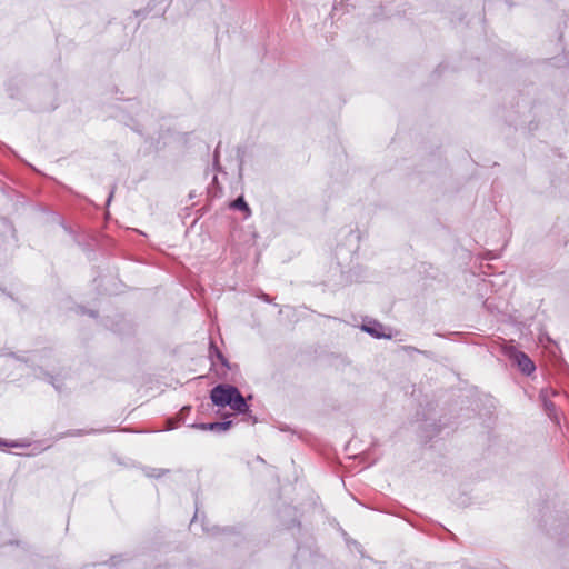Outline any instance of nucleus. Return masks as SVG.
<instances>
[{"instance_id":"nucleus-1","label":"nucleus","mask_w":569,"mask_h":569,"mask_svg":"<svg viewBox=\"0 0 569 569\" xmlns=\"http://www.w3.org/2000/svg\"><path fill=\"white\" fill-rule=\"evenodd\" d=\"M130 112H134L126 124L141 136L149 137L151 129L156 124V118L148 110H143L139 102H130L128 106Z\"/></svg>"},{"instance_id":"nucleus-2","label":"nucleus","mask_w":569,"mask_h":569,"mask_svg":"<svg viewBox=\"0 0 569 569\" xmlns=\"http://www.w3.org/2000/svg\"><path fill=\"white\" fill-rule=\"evenodd\" d=\"M238 388L232 385L220 383L210 391V399L217 407H229Z\"/></svg>"},{"instance_id":"nucleus-3","label":"nucleus","mask_w":569,"mask_h":569,"mask_svg":"<svg viewBox=\"0 0 569 569\" xmlns=\"http://www.w3.org/2000/svg\"><path fill=\"white\" fill-rule=\"evenodd\" d=\"M507 355L517 363L522 373L529 376L536 370L535 362L525 352L512 348L507 351Z\"/></svg>"},{"instance_id":"nucleus-4","label":"nucleus","mask_w":569,"mask_h":569,"mask_svg":"<svg viewBox=\"0 0 569 569\" xmlns=\"http://www.w3.org/2000/svg\"><path fill=\"white\" fill-rule=\"evenodd\" d=\"M232 426L231 420L214 421V422H199L190 425L191 428L199 429L202 431L224 432Z\"/></svg>"},{"instance_id":"nucleus-5","label":"nucleus","mask_w":569,"mask_h":569,"mask_svg":"<svg viewBox=\"0 0 569 569\" xmlns=\"http://www.w3.org/2000/svg\"><path fill=\"white\" fill-rule=\"evenodd\" d=\"M361 329L367 332L368 335H370L371 337L373 338H377V339H381V338H387V339H390L391 338V335H387L385 332V327L382 323H380L379 321L377 320H367L365 321L362 325H361Z\"/></svg>"},{"instance_id":"nucleus-6","label":"nucleus","mask_w":569,"mask_h":569,"mask_svg":"<svg viewBox=\"0 0 569 569\" xmlns=\"http://www.w3.org/2000/svg\"><path fill=\"white\" fill-rule=\"evenodd\" d=\"M539 398L542 402V407H543V410L546 411V413L548 415V417L555 421L557 425L560 423L559 421V417H558V413H557V407L556 405L548 398V390L547 389H542L540 391V395H539Z\"/></svg>"},{"instance_id":"nucleus-7","label":"nucleus","mask_w":569,"mask_h":569,"mask_svg":"<svg viewBox=\"0 0 569 569\" xmlns=\"http://www.w3.org/2000/svg\"><path fill=\"white\" fill-rule=\"evenodd\" d=\"M229 407L240 415H246L250 412L249 405L247 403L244 397L242 396L239 389L233 396Z\"/></svg>"},{"instance_id":"nucleus-8","label":"nucleus","mask_w":569,"mask_h":569,"mask_svg":"<svg viewBox=\"0 0 569 569\" xmlns=\"http://www.w3.org/2000/svg\"><path fill=\"white\" fill-rule=\"evenodd\" d=\"M209 357L212 363H214L213 359L217 358L223 367L230 369V362L212 341L210 342Z\"/></svg>"},{"instance_id":"nucleus-9","label":"nucleus","mask_w":569,"mask_h":569,"mask_svg":"<svg viewBox=\"0 0 569 569\" xmlns=\"http://www.w3.org/2000/svg\"><path fill=\"white\" fill-rule=\"evenodd\" d=\"M103 430H96V429H90V430H84V429H71V430H68L63 433H60L57 439H62V438H66V437H80V436H83V435H89V433H98V432H102Z\"/></svg>"},{"instance_id":"nucleus-10","label":"nucleus","mask_w":569,"mask_h":569,"mask_svg":"<svg viewBox=\"0 0 569 569\" xmlns=\"http://www.w3.org/2000/svg\"><path fill=\"white\" fill-rule=\"evenodd\" d=\"M129 559L126 558L123 555H116V556H112L107 562L106 565L112 567V568H117L119 569L121 567V565H123L124 562H127Z\"/></svg>"},{"instance_id":"nucleus-11","label":"nucleus","mask_w":569,"mask_h":569,"mask_svg":"<svg viewBox=\"0 0 569 569\" xmlns=\"http://www.w3.org/2000/svg\"><path fill=\"white\" fill-rule=\"evenodd\" d=\"M231 208L233 209H237V210H241V211H244L247 212V214L249 216L250 214V208L247 203V201L244 200L243 197H238L232 203H231Z\"/></svg>"},{"instance_id":"nucleus-12","label":"nucleus","mask_w":569,"mask_h":569,"mask_svg":"<svg viewBox=\"0 0 569 569\" xmlns=\"http://www.w3.org/2000/svg\"><path fill=\"white\" fill-rule=\"evenodd\" d=\"M169 472L168 469H156V468H148L146 469V476L150 478H160Z\"/></svg>"},{"instance_id":"nucleus-13","label":"nucleus","mask_w":569,"mask_h":569,"mask_svg":"<svg viewBox=\"0 0 569 569\" xmlns=\"http://www.w3.org/2000/svg\"><path fill=\"white\" fill-rule=\"evenodd\" d=\"M191 412V406H184L180 409V411L177 413L176 419L178 422H184L186 418Z\"/></svg>"},{"instance_id":"nucleus-14","label":"nucleus","mask_w":569,"mask_h":569,"mask_svg":"<svg viewBox=\"0 0 569 569\" xmlns=\"http://www.w3.org/2000/svg\"><path fill=\"white\" fill-rule=\"evenodd\" d=\"M213 168L217 171H221V167H220V163H219V151H218V148L214 150V154H213Z\"/></svg>"},{"instance_id":"nucleus-15","label":"nucleus","mask_w":569,"mask_h":569,"mask_svg":"<svg viewBox=\"0 0 569 569\" xmlns=\"http://www.w3.org/2000/svg\"><path fill=\"white\" fill-rule=\"evenodd\" d=\"M7 357H10L17 361L27 362V359L22 356L17 355L16 352H7Z\"/></svg>"},{"instance_id":"nucleus-16","label":"nucleus","mask_w":569,"mask_h":569,"mask_svg":"<svg viewBox=\"0 0 569 569\" xmlns=\"http://www.w3.org/2000/svg\"><path fill=\"white\" fill-rule=\"evenodd\" d=\"M48 381L54 387L56 390L61 391V385L52 376H48Z\"/></svg>"},{"instance_id":"nucleus-17","label":"nucleus","mask_w":569,"mask_h":569,"mask_svg":"<svg viewBox=\"0 0 569 569\" xmlns=\"http://www.w3.org/2000/svg\"><path fill=\"white\" fill-rule=\"evenodd\" d=\"M179 423H180V422H178V420H177V421H174V419H173V418L168 419V420H167V430H172V429L177 428V426H178Z\"/></svg>"},{"instance_id":"nucleus-18","label":"nucleus","mask_w":569,"mask_h":569,"mask_svg":"<svg viewBox=\"0 0 569 569\" xmlns=\"http://www.w3.org/2000/svg\"><path fill=\"white\" fill-rule=\"evenodd\" d=\"M12 447V448H17V447H20V445L18 442H7L6 440H2L0 439V447Z\"/></svg>"},{"instance_id":"nucleus-19","label":"nucleus","mask_w":569,"mask_h":569,"mask_svg":"<svg viewBox=\"0 0 569 569\" xmlns=\"http://www.w3.org/2000/svg\"><path fill=\"white\" fill-rule=\"evenodd\" d=\"M533 0H518L517 2H513L512 0H506V2L509 4V6H513V4H517V3H530L532 2Z\"/></svg>"},{"instance_id":"nucleus-20","label":"nucleus","mask_w":569,"mask_h":569,"mask_svg":"<svg viewBox=\"0 0 569 569\" xmlns=\"http://www.w3.org/2000/svg\"><path fill=\"white\" fill-rule=\"evenodd\" d=\"M349 236L356 238L357 240H359L360 238L359 232L353 230H350Z\"/></svg>"},{"instance_id":"nucleus-21","label":"nucleus","mask_w":569,"mask_h":569,"mask_svg":"<svg viewBox=\"0 0 569 569\" xmlns=\"http://www.w3.org/2000/svg\"><path fill=\"white\" fill-rule=\"evenodd\" d=\"M112 197H113V191H111V192H110V194H109V197H108V199H107V203H110V201H111Z\"/></svg>"},{"instance_id":"nucleus-22","label":"nucleus","mask_w":569,"mask_h":569,"mask_svg":"<svg viewBox=\"0 0 569 569\" xmlns=\"http://www.w3.org/2000/svg\"><path fill=\"white\" fill-rule=\"evenodd\" d=\"M217 183H218V177L214 174L212 178V184H217Z\"/></svg>"},{"instance_id":"nucleus-23","label":"nucleus","mask_w":569,"mask_h":569,"mask_svg":"<svg viewBox=\"0 0 569 569\" xmlns=\"http://www.w3.org/2000/svg\"><path fill=\"white\" fill-rule=\"evenodd\" d=\"M263 300L267 301V302H271V300H270L268 295H263Z\"/></svg>"},{"instance_id":"nucleus-24","label":"nucleus","mask_w":569,"mask_h":569,"mask_svg":"<svg viewBox=\"0 0 569 569\" xmlns=\"http://www.w3.org/2000/svg\"><path fill=\"white\" fill-rule=\"evenodd\" d=\"M7 352L6 350H0V357H7Z\"/></svg>"},{"instance_id":"nucleus-25","label":"nucleus","mask_w":569,"mask_h":569,"mask_svg":"<svg viewBox=\"0 0 569 569\" xmlns=\"http://www.w3.org/2000/svg\"><path fill=\"white\" fill-rule=\"evenodd\" d=\"M89 315H90L91 317H96V316H97V312H96V311H89Z\"/></svg>"},{"instance_id":"nucleus-26","label":"nucleus","mask_w":569,"mask_h":569,"mask_svg":"<svg viewBox=\"0 0 569 569\" xmlns=\"http://www.w3.org/2000/svg\"><path fill=\"white\" fill-rule=\"evenodd\" d=\"M196 519H197V513L193 516V519L191 522H194Z\"/></svg>"}]
</instances>
